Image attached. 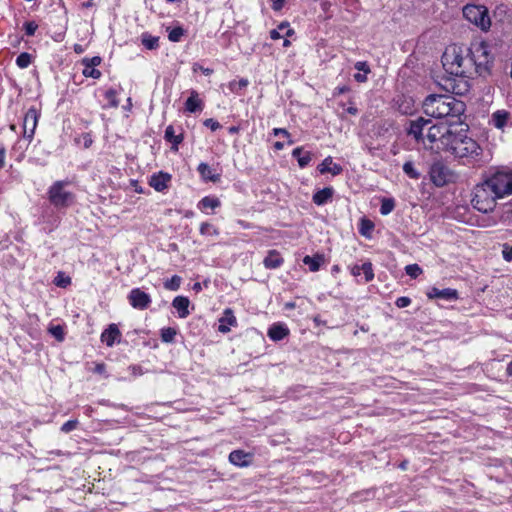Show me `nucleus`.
<instances>
[{"label":"nucleus","instance_id":"nucleus-1","mask_svg":"<svg viewBox=\"0 0 512 512\" xmlns=\"http://www.w3.org/2000/svg\"><path fill=\"white\" fill-rule=\"evenodd\" d=\"M423 110L427 116L446 118L450 123L464 113L465 104L452 96L429 95L423 102Z\"/></svg>","mask_w":512,"mask_h":512},{"label":"nucleus","instance_id":"nucleus-2","mask_svg":"<svg viewBox=\"0 0 512 512\" xmlns=\"http://www.w3.org/2000/svg\"><path fill=\"white\" fill-rule=\"evenodd\" d=\"M466 52L471 54L473 64H489L493 61V58L490 57L489 44L480 41L473 44L470 49L456 43L448 45L442 54L441 64H462Z\"/></svg>","mask_w":512,"mask_h":512},{"label":"nucleus","instance_id":"nucleus-3","mask_svg":"<svg viewBox=\"0 0 512 512\" xmlns=\"http://www.w3.org/2000/svg\"><path fill=\"white\" fill-rule=\"evenodd\" d=\"M438 70L433 71L435 83L446 92L456 95H464L469 91L468 77L461 66H437Z\"/></svg>","mask_w":512,"mask_h":512},{"label":"nucleus","instance_id":"nucleus-4","mask_svg":"<svg viewBox=\"0 0 512 512\" xmlns=\"http://www.w3.org/2000/svg\"><path fill=\"white\" fill-rule=\"evenodd\" d=\"M445 151L456 158L465 159L468 163L479 162L482 155L480 145L473 138L461 132L453 133Z\"/></svg>","mask_w":512,"mask_h":512},{"label":"nucleus","instance_id":"nucleus-5","mask_svg":"<svg viewBox=\"0 0 512 512\" xmlns=\"http://www.w3.org/2000/svg\"><path fill=\"white\" fill-rule=\"evenodd\" d=\"M499 199L488 180L477 184L473 191L472 205L482 213H489L496 207V200Z\"/></svg>","mask_w":512,"mask_h":512},{"label":"nucleus","instance_id":"nucleus-6","mask_svg":"<svg viewBox=\"0 0 512 512\" xmlns=\"http://www.w3.org/2000/svg\"><path fill=\"white\" fill-rule=\"evenodd\" d=\"M463 17L483 32L491 28V18L486 6L480 4H466L462 9Z\"/></svg>","mask_w":512,"mask_h":512},{"label":"nucleus","instance_id":"nucleus-7","mask_svg":"<svg viewBox=\"0 0 512 512\" xmlns=\"http://www.w3.org/2000/svg\"><path fill=\"white\" fill-rule=\"evenodd\" d=\"M69 184L70 182L68 180H59L49 187L47 192L48 199L53 206L63 208L73 203L74 194L66 190Z\"/></svg>","mask_w":512,"mask_h":512},{"label":"nucleus","instance_id":"nucleus-8","mask_svg":"<svg viewBox=\"0 0 512 512\" xmlns=\"http://www.w3.org/2000/svg\"><path fill=\"white\" fill-rule=\"evenodd\" d=\"M457 121H451L450 123L441 122L438 124L431 125L428 128L426 138L431 144H436V148L445 151L453 132L450 126Z\"/></svg>","mask_w":512,"mask_h":512},{"label":"nucleus","instance_id":"nucleus-9","mask_svg":"<svg viewBox=\"0 0 512 512\" xmlns=\"http://www.w3.org/2000/svg\"><path fill=\"white\" fill-rule=\"evenodd\" d=\"M499 198L512 194V171L499 170L487 178Z\"/></svg>","mask_w":512,"mask_h":512},{"label":"nucleus","instance_id":"nucleus-10","mask_svg":"<svg viewBox=\"0 0 512 512\" xmlns=\"http://www.w3.org/2000/svg\"><path fill=\"white\" fill-rule=\"evenodd\" d=\"M430 179L437 187L454 182L456 179L455 173L443 162L437 161L432 164L430 171Z\"/></svg>","mask_w":512,"mask_h":512},{"label":"nucleus","instance_id":"nucleus-11","mask_svg":"<svg viewBox=\"0 0 512 512\" xmlns=\"http://www.w3.org/2000/svg\"><path fill=\"white\" fill-rule=\"evenodd\" d=\"M40 113L35 107L28 109L23 120V136L31 141L33 139Z\"/></svg>","mask_w":512,"mask_h":512},{"label":"nucleus","instance_id":"nucleus-12","mask_svg":"<svg viewBox=\"0 0 512 512\" xmlns=\"http://www.w3.org/2000/svg\"><path fill=\"white\" fill-rule=\"evenodd\" d=\"M130 305L139 310H144L149 307L151 303V297L140 288H134L128 295Z\"/></svg>","mask_w":512,"mask_h":512},{"label":"nucleus","instance_id":"nucleus-13","mask_svg":"<svg viewBox=\"0 0 512 512\" xmlns=\"http://www.w3.org/2000/svg\"><path fill=\"white\" fill-rule=\"evenodd\" d=\"M397 110L404 115H411L415 111V101L412 97L399 95L394 99Z\"/></svg>","mask_w":512,"mask_h":512},{"label":"nucleus","instance_id":"nucleus-14","mask_svg":"<svg viewBox=\"0 0 512 512\" xmlns=\"http://www.w3.org/2000/svg\"><path fill=\"white\" fill-rule=\"evenodd\" d=\"M428 298H439L447 301H454L458 299V291L452 288L438 289L436 287H432L427 292Z\"/></svg>","mask_w":512,"mask_h":512},{"label":"nucleus","instance_id":"nucleus-15","mask_svg":"<svg viewBox=\"0 0 512 512\" xmlns=\"http://www.w3.org/2000/svg\"><path fill=\"white\" fill-rule=\"evenodd\" d=\"M121 332L116 324H110L101 334V341L108 347H112L120 341Z\"/></svg>","mask_w":512,"mask_h":512},{"label":"nucleus","instance_id":"nucleus-16","mask_svg":"<svg viewBox=\"0 0 512 512\" xmlns=\"http://www.w3.org/2000/svg\"><path fill=\"white\" fill-rule=\"evenodd\" d=\"M253 455L242 450H234L229 455V461L238 467H247L251 464Z\"/></svg>","mask_w":512,"mask_h":512},{"label":"nucleus","instance_id":"nucleus-17","mask_svg":"<svg viewBox=\"0 0 512 512\" xmlns=\"http://www.w3.org/2000/svg\"><path fill=\"white\" fill-rule=\"evenodd\" d=\"M321 174L330 173L333 176L340 175L343 168L340 164L334 163L331 156L326 157L317 167Z\"/></svg>","mask_w":512,"mask_h":512},{"label":"nucleus","instance_id":"nucleus-18","mask_svg":"<svg viewBox=\"0 0 512 512\" xmlns=\"http://www.w3.org/2000/svg\"><path fill=\"white\" fill-rule=\"evenodd\" d=\"M430 123V120L424 118H418L417 120L412 121L408 129V134L412 135L417 141H420L423 138V130Z\"/></svg>","mask_w":512,"mask_h":512},{"label":"nucleus","instance_id":"nucleus-19","mask_svg":"<svg viewBox=\"0 0 512 512\" xmlns=\"http://www.w3.org/2000/svg\"><path fill=\"white\" fill-rule=\"evenodd\" d=\"M171 180V176L167 173L159 172L158 174H153L150 179V186L153 187L156 191L162 192L168 187V183Z\"/></svg>","mask_w":512,"mask_h":512},{"label":"nucleus","instance_id":"nucleus-20","mask_svg":"<svg viewBox=\"0 0 512 512\" xmlns=\"http://www.w3.org/2000/svg\"><path fill=\"white\" fill-rule=\"evenodd\" d=\"M268 337L273 341L283 340L289 334V329L285 324H273L268 329Z\"/></svg>","mask_w":512,"mask_h":512},{"label":"nucleus","instance_id":"nucleus-21","mask_svg":"<svg viewBox=\"0 0 512 512\" xmlns=\"http://www.w3.org/2000/svg\"><path fill=\"white\" fill-rule=\"evenodd\" d=\"M203 106H204L203 102L199 98L197 92L194 90H191L190 96L188 97V99L185 102V110L189 113H195L197 111H202Z\"/></svg>","mask_w":512,"mask_h":512},{"label":"nucleus","instance_id":"nucleus-22","mask_svg":"<svg viewBox=\"0 0 512 512\" xmlns=\"http://www.w3.org/2000/svg\"><path fill=\"white\" fill-rule=\"evenodd\" d=\"M189 304L190 301L185 296H177L172 302V306L177 310L180 318H186L189 315Z\"/></svg>","mask_w":512,"mask_h":512},{"label":"nucleus","instance_id":"nucleus-23","mask_svg":"<svg viewBox=\"0 0 512 512\" xmlns=\"http://www.w3.org/2000/svg\"><path fill=\"white\" fill-rule=\"evenodd\" d=\"M294 34V30L290 27L289 22L284 21L280 23L276 29L270 31V38L272 40H278L284 36L290 37Z\"/></svg>","mask_w":512,"mask_h":512},{"label":"nucleus","instance_id":"nucleus-24","mask_svg":"<svg viewBox=\"0 0 512 512\" xmlns=\"http://www.w3.org/2000/svg\"><path fill=\"white\" fill-rule=\"evenodd\" d=\"M283 258L276 250H270L263 260V264L267 269H276L283 264Z\"/></svg>","mask_w":512,"mask_h":512},{"label":"nucleus","instance_id":"nucleus-25","mask_svg":"<svg viewBox=\"0 0 512 512\" xmlns=\"http://www.w3.org/2000/svg\"><path fill=\"white\" fill-rule=\"evenodd\" d=\"M334 190L331 187H325L321 190H318L312 197L313 202L318 205L322 206L326 204L328 201L331 200L333 196Z\"/></svg>","mask_w":512,"mask_h":512},{"label":"nucleus","instance_id":"nucleus-26","mask_svg":"<svg viewBox=\"0 0 512 512\" xmlns=\"http://www.w3.org/2000/svg\"><path fill=\"white\" fill-rule=\"evenodd\" d=\"M164 138L167 142L172 144L171 149L173 151H178V146L183 141V135L175 134V129L172 125L166 128Z\"/></svg>","mask_w":512,"mask_h":512},{"label":"nucleus","instance_id":"nucleus-27","mask_svg":"<svg viewBox=\"0 0 512 512\" xmlns=\"http://www.w3.org/2000/svg\"><path fill=\"white\" fill-rule=\"evenodd\" d=\"M197 170L201 177L206 181L218 182L220 180V175L215 173L207 163H200Z\"/></svg>","mask_w":512,"mask_h":512},{"label":"nucleus","instance_id":"nucleus-28","mask_svg":"<svg viewBox=\"0 0 512 512\" xmlns=\"http://www.w3.org/2000/svg\"><path fill=\"white\" fill-rule=\"evenodd\" d=\"M364 274L365 281L369 282L374 278L372 264L370 262L363 263L362 265H356L352 268V274L354 276H359Z\"/></svg>","mask_w":512,"mask_h":512},{"label":"nucleus","instance_id":"nucleus-29","mask_svg":"<svg viewBox=\"0 0 512 512\" xmlns=\"http://www.w3.org/2000/svg\"><path fill=\"white\" fill-rule=\"evenodd\" d=\"M221 206V201L219 198L215 196H205L203 197L197 204V207L201 211H205L207 209L214 210Z\"/></svg>","mask_w":512,"mask_h":512},{"label":"nucleus","instance_id":"nucleus-30","mask_svg":"<svg viewBox=\"0 0 512 512\" xmlns=\"http://www.w3.org/2000/svg\"><path fill=\"white\" fill-rule=\"evenodd\" d=\"M292 156L294 158H296V160H297V162H298V164H299V166L301 168L306 167L310 163V161L312 159L311 153L310 152H304L302 147L295 148L292 151Z\"/></svg>","mask_w":512,"mask_h":512},{"label":"nucleus","instance_id":"nucleus-31","mask_svg":"<svg viewBox=\"0 0 512 512\" xmlns=\"http://www.w3.org/2000/svg\"><path fill=\"white\" fill-rule=\"evenodd\" d=\"M324 262V256L323 255H314V256H305L303 258V263L305 265H308L309 266V269L310 271L312 272H316L320 269V266L323 264Z\"/></svg>","mask_w":512,"mask_h":512},{"label":"nucleus","instance_id":"nucleus-32","mask_svg":"<svg viewBox=\"0 0 512 512\" xmlns=\"http://www.w3.org/2000/svg\"><path fill=\"white\" fill-rule=\"evenodd\" d=\"M509 119V113L505 110H497L492 114V123L498 128L502 129Z\"/></svg>","mask_w":512,"mask_h":512},{"label":"nucleus","instance_id":"nucleus-33","mask_svg":"<svg viewBox=\"0 0 512 512\" xmlns=\"http://www.w3.org/2000/svg\"><path fill=\"white\" fill-rule=\"evenodd\" d=\"M141 43L145 48L153 50L159 46V37L153 36L148 32H144L141 35Z\"/></svg>","mask_w":512,"mask_h":512},{"label":"nucleus","instance_id":"nucleus-34","mask_svg":"<svg viewBox=\"0 0 512 512\" xmlns=\"http://www.w3.org/2000/svg\"><path fill=\"white\" fill-rule=\"evenodd\" d=\"M168 39L171 42H179L182 37L185 35L186 31L180 25H175L172 27H167Z\"/></svg>","mask_w":512,"mask_h":512},{"label":"nucleus","instance_id":"nucleus-35","mask_svg":"<svg viewBox=\"0 0 512 512\" xmlns=\"http://www.w3.org/2000/svg\"><path fill=\"white\" fill-rule=\"evenodd\" d=\"M199 232L202 236H211V237H217L220 234L218 228L209 222L201 223Z\"/></svg>","mask_w":512,"mask_h":512},{"label":"nucleus","instance_id":"nucleus-36","mask_svg":"<svg viewBox=\"0 0 512 512\" xmlns=\"http://www.w3.org/2000/svg\"><path fill=\"white\" fill-rule=\"evenodd\" d=\"M177 335V330L173 327L161 329V340L165 343H172Z\"/></svg>","mask_w":512,"mask_h":512},{"label":"nucleus","instance_id":"nucleus-37","mask_svg":"<svg viewBox=\"0 0 512 512\" xmlns=\"http://www.w3.org/2000/svg\"><path fill=\"white\" fill-rule=\"evenodd\" d=\"M182 278L178 275L172 276L164 282V288L169 291H177L180 288Z\"/></svg>","mask_w":512,"mask_h":512},{"label":"nucleus","instance_id":"nucleus-38","mask_svg":"<svg viewBox=\"0 0 512 512\" xmlns=\"http://www.w3.org/2000/svg\"><path fill=\"white\" fill-rule=\"evenodd\" d=\"M395 207V201L392 198H383L381 200L380 213L382 215L390 214Z\"/></svg>","mask_w":512,"mask_h":512},{"label":"nucleus","instance_id":"nucleus-39","mask_svg":"<svg viewBox=\"0 0 512 512\" xmlns=\"http://www.w3.org/2000/svg\"><path fill=\"white\" fill-rule=\"evenodd\" d=\"M248 80L245 79V78H242L240 80H233L229 83V89L231 92L233 93H236V94H239L241 92V90H243L244 88L247 87L248 85Z\"/></svg>","mask_w":512,"mask_h":512},{"label":"nucleus","instance_id":"nucleus-40","mask_svg":"<svg viewBox=\"0 0 512 512\" xmlns=\"http://www.w3.org/2000/svg\"><path fill=\"white\" fill-rule=\"evenodd\" d=\"M104 96L107 100V104L104 105V108L118 106L117 94H116L115 90H113V89L106 90L104 93Z\"/></svg>","mask_w":512,"mask_h":512},{"label":"nucleus","instance_id":"nucleus-41","mask_svg":"<svg viewBox=\"0 0 512 512\" xmlns=\"http://www.w3.org/2000/svg\"><path fill=\"white\" fill-rule=\"evenodd\" d=\"M358 72H356L353 77L354 79L359 82L363 83L367 80V75L370 73L369 66H357Z\"/></svg>","mask_w":512,"mask_h":512},{"label":"nucleus","instance_id":"nucleus-42","mask_svg":"<svg viewBox=\"0 0 512 512\" xmlns=\"http://www.w3.org/2000/svg\"><path fill=\"white\" fill-rule=\"evenodd\" d=\"M403 171L412 179H418L420 177V173L415 169L414 164L410 161L404 163Z\"/></svg>","mask_w":512,"mask_h":512},{"label":"nucleus","instance_id":"nucleus-43","mask_svg":"<svg viewBox=\"0 0 512 512\" xmlns=\"http://www.w3.org/2000/svg\"><path fill=\"white\" fill-rule=\"evenodd\" d=\"M76 143L79 145H82L84 148H89L92 143L93 139L90 133H82L76 138Z\"/></svg>","mask_w":512,"mask_h":512},{"label":"nucleus","instance_id":"nucleus-44","mask_svg":"<svg viewBox=\"0 0 512 512\" xmlns=\"http://www.w3.org/2000/svg\"><path fill=\"white\" fill-rule=\"evenodd\" d=\"M82 75L84 77H92L94 79H98L101 76V72L97 70L95 66H84Z\"/></svg>","mask_w":512,"mask_h":512},{"label":"nucleus","instance_id":"nucleus-45","mask_svg":"<svg viewBox=\"0 0 512 512\" xmlns=\"http://www.w3.org/2000/svg\"><path fill=\"white\" fill-rule=\"evenodd\" d=\"M373 227L374 225L370 220L362 219L360 233L365 237H369Z\"/></svg>","mask_w":512,"mask_h":512},{"label":"nucleus","instance_id":"nucleus-46","mask_svg":"<svg viewBox=\"0 0 512 512\" xmlns=\"http://www.w3.org/2000/svg\"><path fill=\"white\" fill-rule=\"evenodd\" d=\"M405 272L410 277L417 278L422 273V269L418 264H410L405 267Z\"/></svg>","mask_w":512,"mask_h":512},{"label":"nucleus","instance_id":"nucleus-47","mask_svg":"<svg viewBox=\"0 0 512 512\" xmlns=\"http://www.w3.org/2000/svg\"><path fill=\"white\" fill-rule=\"evenodd\" d=\"M49 332L58 341H63L64 340V335L65 334H64V330H63L62 326H60V325L52 326V327L49 328Z\"/></svg>","mask_w":512,"mask_h":512},{"label":"nucleus","instance_id":"nucleus-48","mask_svg":"<svg viewBox=\"0 0 512 512\" xmlns=\"http://www.w3.org/2000/svg\"><path fill=\"white\" fill-rule=\"evenodd\" d=\"M23 29L27 36H33L38 29V25L34 21L25 22L23 25Z\"/></svg>","mask_w":512,"mask_h":512},{"label":"nucleus","instance_id":"nucleus-49","mask_svg":"<svg viewBox=\"0 0 512 512\" xmlns=\"http://www.w3.org/2000/svg\"><path fill=\"white\" fill-rule=\"evenodd\" d=\"M77 424L78 421L76 419L69 420L61 426V431L64 433H69L77 427Z\"/></svg>","mask_w":512,"mask_h":512},{"label":"nucleus","instance_id":"nucleus-50","mask_svg":"<svg viewBox=\"0 0 512 512\" xmlns=\"http://www.w3.org/2000/svg\"><path fill=\"white\" fill-rule=\"evenodd\" d=\"M410 304H411V299L406 296L399 297L395 301V305L398 308H405V307L409 306Z\"/></svg>","mask_w":512,"mask_h":512},{"label":"nucleus","instance_id":"nucleus-51","mask_svg":"<svg viewBox=\"0 0 512 512\" xmlns=\"http://www.w3.org/2000/svg\"><path fill=\"white\" fill-rule=\"evenodd\" d=\"M204 125L210 128L212 131H216L221 127L220 123L213 118L206 119L204 121Z\"/></svg>","mask_w":512,"mask_h":512},{"label":"nucleus","instance_id":"nucleus-52","mask_svg":"<svg viewBox=\"0 0 512 512\" xmlns=\"http://www.w3.org/2000/svg\"><path fill=\"white\" fill-rule=\"evenodd\" d=\"M30 62L31 55L26 52L21 53L16 59V64H30Z\"/></svg>","mask_w":512,"mask_h":512},{"label":"nucleus","instance_id":"nucleus-53","mask_svg":"<svg viewBox=\"0 0 512 512\" xmlns=\"http://www.w3.org/2000/svg\"><path fill=\"white\" fill-rule=\"evenodd\" d=\"M271 1V7L274 11H280L285 4V0H270Z\"/></svg>","mask_w":512,"mask_h":512},{"label":"nucleus","instance_id":"nucleus-54","mask_svg":"<svg viewBox=\"0 0 512 512\" xmlns=\"http://www.w3.org/2000/svg\"><path fill=\"white\" fill-rule=\"evenodd\" d=\"M273 134L275 136L281 135V136H284V137H286L288 139L290 138V133L286 129H284V128H274L273 129Z\"/></svg>","mask_w":512,"mask_h":512},{"label":"nucleus","instance_id":"nucleus-55","mask_svg":"<svg viewBox=\"0 0 512 512\" xmlns=\"http://www.w3.org/2000/svg\"><path fill=\"white\" fill-rule=\"evenodd\" d=\"M226 317L225 320L228 322L229 325H235L236 324V318L233 316L231 310L225 311Z\"/></svg>","mask_w":512,"mask_h":512},{"label":"nucleus","instance_id":"nucleus-56","mask_svg":"<svg viewBox=\"0 0 512 512\" xmlns=\"http://www.w3.org/2000/svg\"><path fill=\"white\" fill-rule=\"evenodd\" d=\"M503 258L506 261H512V247H505L502 251Z\"/></svg>","mask_w":512,"mask_h":512},{"label":"nucleus","instance_id":"nucleus-57","mask_svg":"<svg viewBox=\"0 0 512 512\" xmlns=\"http://www.w3.org/2000/svg\"><path fill=\"white\" fill-rule=\"evenodd\" d=\"M100 63H101V58L99 56H95L91 59L84 58L82 60V64H100Z\"/></svg>","mask_w":512,"mask_h":512},{"label":"nucleus","instance_id":"nucleus-58","mask_svg":"<svg viewBox=\"0 0 512 512\" xmlns=\"http://www.w3.org/2000/svg\"><path fill=\"white\" fill-rule=\"evenodd\" d=\"M5 156L6 149L4 147H0V169H2L5 166Z\"/></svg>","mask_w":512,"mask_h":512},{"label":"nucleus","instance_id":"nucleus-59","mask_svg":"<svg viewBox=\"0 0 512 512\" xmlns=\"http://www.w3.org/2000/svg\"><path fill=\"white\" fill-rule=\"evenodd\" d=\"M74 51L77 53V54H81L85 51V48L84 46L80 45V44H75L74 45Z\"/></svg>","mask_w":512,"mask_h":512},{"label":"nucleus","instance_id":"nucleus-60","mask_svg":"<svg viewBox=\"0 0 512 512\" xmlns=\"http://www.w3.org/2000/svg\"><path fill=\"white\" fill-rule=\"evenodd\" d=\"M69 283H70V279H69V278H67V279L65 280V282H61L60 280H58V279L56 278V285H58V286H60V287H65V286H66V285H68Z\"/></svg>","mask_w":512,"mask_h":512},{"label":"nucleus","instance_id":"nucleus-61","mask_svg":"<svg viewBox=\"0 0 512 512\" xmlns=\"http://www.w3.org/2000/svg\"><path fill=\"white\" fill-rule=\"evenodd\" d=\"M105 370V365L104 364H97L96 367H95V371L97 373H103Z\"/></svg>","mask_w":512,"mask_h":512},{"label":"nucleus","instance_id":"nucleus-62","mask_svg":"<svg viewBox=\"0 0 512 512\" xmlns=\"http://www.w3.org/2000/svg\"><path fill=\"white\" fill-rule=\"evenodd\" d=\"M347 112H348L349 114L356 115V114L358 113V110H357V108H356V107L351 106V107H348V108H347Z\"/></svg>","mask_w":512,"mask_h":512},{"label":"nucleus","instance_id":"nucleus-63","mask_svg":"<svg viewBox=\"0 0 512 512\" xmlns=\"http://www.w3.org/2000/svg\"><path fill=\"white\" fill-rule=\"evenodd\" d=\"M229 330H230V329H229V327H227V326H224V325H220V326H219V331H220V332L226 333V332H228Z\"/></svg>","mask_w":512,"mask_h":512},{"label":"nucleus","instance_id":"nucleus-64","mask_svg":"<svg viewBox=\"0 0 512 512\" xmlns=\"http://www.w3.org/2000/svg\"><path fill=\"white\" fill-rule=\"evenodd\" d=\"M507 374L512 376V361L507 365Z\"/></svg>","mask_w":512,"mask_h":512}]
</instances>
